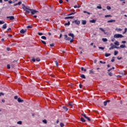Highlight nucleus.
<instances>
[{
    "label": "nucleus",
    "mask_w": 127,
    "mask_h": 127,
    "mask_svg": "<svg viewBox=\"0 0 127 127\" xmlns=\"http://www.w3.org/2000/svg\"><path fill=\"white\" fill-rule=\"evenodd\" d=\"M114 37V38H123L124 36L121 34H115Z\"/></svg>",
    "instance_id": "f257e3e1"
},
{
    "label": "nucleus",
    "mask_w": 127,
    "mask_h": 127,
    "mask_svg": "<svg viewBox=\"0 0 127 127\" xmlns=\"http://www.w3.org/2000/svg\"><path fill=\"white\" fill-rule=\"evenodd\" d=\"M29 10L31 11V14H35L37 12H38V10H36L35 9H29Z\"/></svg>",
    "instance_id": "f03ea898"
},
{
    "label": "nucleus",
    "mask_w": 127,
    "mask_h": 127,
    "mask_svg": "<svg viewBox=\"0 0 127 127\" xmlns=\"http://www.w3.org/2000/svg\"><path fill=\"white\" fill-rule=\"evenodd\" d=\"M110 46L111 47L109 48V50H112V49H115V48H118V47L115 46V45H114L113 43L110 44Z\"/></svg>",
    "instance_id": "7ed1b4c3"
},
{
    "label": "nucleus",
    "mask_w": 127,
    "mask_h": 127,
    "mask_svg": "<svg viewBox=\"0 0 127 127\" xmlns=\"http://www.w3.org/2000/svg\"><path fill=\"white\" fill-rule=\"evenodd\" d=\"M81 116H82L83 117H84V118H85V119H86V120H88L89 122H90V121H91V119H90V118H89L88 117H87V115H86V114H81Z\"/></svg>",
    "instance_id": "20e7f679"
},
{
    "label": "nucleus",
    "mask_w": 127,
    "mask_h": 127,
    "mask_svg": "<svg viewBox=\"0 0 127 127\" xmlns=\"http://www.w3.org/2000/svg\"><path fill=\"white\" fill-rule=\"evenodd\" d=\"M32 61H33V62H35V61H37V62H39V61H40V59H39V58H38L36 59V60H35V58H33L32 59Z\"/></svg>",
    "instance_id": "39448f33"
},
{
    "label": "nucleus",
    "mask_w": 127,
    "mask_h": 127,
    "mask_svg": "<svg viewBox=\"0 0 127 127\" xmlns=\"http://www.w3.org/2000/svg\"><path fill=\"white\" fill-rule=\"evenodd\" d=\"M75 23V24H77V25H79V24H80V21L78 20H75L74 21H72V23Z\"/></svg>",
    "instance_id": "423d86ee"
},
{
    "label": "nucleus",
    "mask_w": 127,
    "mask_h": 127,
    "mask_svg": "<svg viewBox=\"0 0 127 127\" xmlns=\"http://www.w3.org/2000/svg\"><path fill=\"white\" fill-rule=\"evenodd\" d=\"M110 102H111V100H107L104 101L103 103L104 106H105V107H106V106H107V104H108V103H110Z\"/></svg>",
    "instance_id": "0eeeda50"
},
{
    "label": "nucleus",
    "mask_w": 127,
    "mask_h": 127,
    "mask_svg": "<svg viewBox=\"0 0 127 127\" xmlns=\"http://www.w3.org/2000/svg\"><path fill=\"white\" fill-rule=\"evenodd\" d=\"M27 31V30L26 29H22L20 31V32L21 33H22V34H24L25 33V32H26Z\"/></svg>",
    "instance_id": "6e6552de"
},
{
    "label": "nucleus",
    "mask_w": 127,
    "mask_h": 127,
    "mask_svg": "<svg viewBox=\"0 0 127 127\" xmlns=\"http://www.w3.org/2000/svg\"><path fill=\"white\" fill-rule=\"evenodd\" d=\"M6 18H9L10 20H14V16H7Z\"/></svg>",
    "instance_id": "1a4fd4ad"
},
{
    "label": "nucleus",
    "mask_w": 127,
    "mask_h": 127,
    "mask_svg": "<svg viewBox=\"0 0 127 127\" xmlns=\"http://www.w3.org/2000/svg\"><path fill=\"white\" fill-rule=\"evenodd\" d=\"M22 8L23 10H25V9H29L27 7L25 6V5L24 4H22Z\"/></svg>",
    "instance_id": "9d476101"
},
{
    "label": "nucleus",
    "mask_w": 127,
    "mask_h": 127,
    "mask_svg": "<svg viewBox=\"0 0 127 127\" xmlns=\"http://www.w3.org/2000/svg\"><path fill=\"white\" fill-rule=\"evenodd\" d=\"M22 3V2L21 1H19L18 3H17L16 4H14L13 5V6H16V5H20Z\"/></svg>",
    "instance_id": "9b49d317"
},
{
    "label": "nucleus",
    "mask_w": 127,
    "mask_h": 127,
    "mask_svg": "<svg viewBox=\"0 0 127 127\" xmlns=\"http://www.w3.org/2000/svg\"><path fill=\"white\" fill-rule=\"evenodd\" d=\"M69 18H70V19H73V18H74V16H67V17H65L64 18V19H69Z\"/></svg>",
    "instance_id": "f8f14e48"
},
{
    "label": "nucleus",
    "mask_w": 127,
    "mask_h": 127,
    "mask_svg": "<svg viewBox=\"0 0 127 127\" xmlns=\"http://www.w3.org/2000/svg\"><path fill=\"white\" fill-rule=\"evenodd\" d=\"M17 101H18V103H23V102H24L23 100H21V99H20V98H18L17 99Z\"/></svg>",
    "instance_id": "ddd939ff"
},
{
    "label": "nucleus",
    "mask_w": 127,
    "mask_h": 127,
    "mask_svg": "<svg viewBox=\"0 0 127 127\" xmlns=\"http://www.w3.org/2000/svg\"><path fill=\"white\" fill-rule=\"evenodd\" d=\"M86 23H87V21L84 20H82V24H83V25H85Z\"/></svg>",
    "instance_id": "4468645a"
},
{
    "label": "nucleus",
    "mask_w": 127,
    "mask_h": 127,
    "mask_svg": "<svg viewBox=\"0 0 127 127\" xmlns=\"http://www.w3.org/2000/svg\"><path fill=\"white\" fill-rule=\"evenodd\" d=\"M2 28L3 29H6V23H5V24H4L2 25Z\"/></svg>",
    "instance_id": "2eb2a0df"
},
{
    "label": "nucleus",
    "mask_w": 127,
    "mask_h": 127,
    "mask_svg": "<svg viewBox=\"0 0 127 127\" xmlns=\"http://www.w3.org/2000/svg\"><path fill=\"white\" fill-rule=\"evenodd\" d=\"M108 23H110V22H116V20H110L107 21Z\"/></svg>",
    "instance_id": "dca6fc26"
},
{
    "label": "nucleus",
    "mask_w": 127,
    "mask_h": 127,
    "mask_svg": "<svg viewBox=\"0 0 127 127\" xmlns=\"http://www.w3.org/2000/svg\"><path fill=\"white\" fill-rule=\"evenodd\" d=\"M114 44H115V45H117V46H119V45H120V43L118 41H116L114 43Z\"/></svg>",
    "instance_id": "f3484780"
},
{
    "label": "nucleus",
    "mask_w": 127,
    "mask_h": 127,
    "mask_svg": "<svg viewBox=\"0 0 127 127\" xmlns=\"http://www.w3.org/2000/svg\"><path fill=\"white\" fill-rule=\"evenodd\" d=\"M68 35H69V36H71V37H72V38H73V39H74V37H75L73 34L69 33V34H68Z\"/></svg>",
    "instance_id": "a211bd4d"
},
{
    "label": "nucleus",
    "mask_w": 127,
    "mask_h": 127,
    "mask_svg": "<svg viewBox=\"0 0 127 127\" xmlns=\"http://www.w3.org/2000/svg\"><path fill=\"white\" fill-rule=\"evenodd\" d=\"M91 23H96V20L93 19L89 21Z\"/></svg>",
    "instance_id": "6ab92c4d"
},
{
    "label": "nucleus",
    "mask_w": 127,
    "mask_h": 127,
    "mask_svg": "<svg viewBox=\"0 0 127 127\" xmlns=\"http://www.w3.org/2000/svg\"><path fill=\"white\" fill-rule=\"evenodd\" d=\"M80 121L81 122H82V123H85L86 122V120H85L83 117L80 118Z\"/></svg>",
    "instance_id": "aec40b11"
},
{
    "label": "nucleus",
    "mask_w": 127,
    "mask_h": 127,
    "mask_svg": "<svg viewBox=\"0 0 127 127\" xmlns=\"http://www.w3.org/2000/svg\"><path fill=\"white\" fill-rule=\"evenodd\" d=\"M109 56H111V54L106 53L105 54V57H109Z\"/></svg>",
    "instance_id": "412c9836"
},
{
    "label": "nucleus",
    "mask_w": 127,
    "mask_h": 127,
    "mask_svg": "<svg viewBox=\"0 0 127 127\" xmlns=\"http://www.w3.org/2000/svg\"><path fill=\"white\" fill-rule=\"evenodd\" d=\"M25 11L26 12V13H30V10L26 9Z\"/></svg>",
    "instance_id": "4be33fe9"
},
{
    "label": "nucleus",
    "mask_w": 127,
    "mask_h": 127,
    "mask_svg": "<svg viewBox=\"0 0 127 127\" xmlns=\"http://www.w3.org/2000/svg\"><path fill=\"white\" fill-rule=\"evenodd\" d=\"M81 71H84V72H86L87 71V69L86 68H84L83 67H81Z\"/></svg>",
    "instance_id": "5701e85b"
},
{
    "label": "nucleus",
    "mask_w": 127,
    "mask_h": 127,
    "mask_svg": "<svg viewBox=\"0 0 127 127\" xmlns=\"http://www.w3.org/2000/svg\"><path fill=\"white\" fill-rule=\"evenodd\" d=\"M115 30L116 31H122V30H123L122 29H121V28H117L116 29H115Z\"/></svg>",
    "instance_id": "b1692460"
},
{
    "label": "nucleus",
    "mask_w": 127,
    "mask_h": 127,
    "mask_svg": "<svg viewBox=\"0 0 127 127\" xmlns=\"http://www.w3.org/2000/svg\"><path fill=\"white\" fill-rule=\"evenodd\" d=\"M121 75H123V76H124L125 75H127V72L123 71V72H121Z\"/></svg>",
    "instance_id": "393cba45"
},
{
    "label": "nucleus",
    "mask_w": 127,
    "mask_h": 127,
    "mask_svg": "<svg viewBox=\"0 0 127 127\" xmlns=\"http://www.w3.org/2000/svg\"><path fill=\"white\" fill-rule=\"evenodd\" d=\"M99 29H100V30H101V31H102V32H104V33H105V30H104V29L102 28L101 27H100V28H99Z\"/></svg>",
    "instance_id": "a878e982"
},
{
    "label": "nucleus",
    "mask_w": 127,
    "mask_h": 127,
    "mask_svg": "<svg viewBox=\"0 0 127 127\" xmlns=\"http://www.w3.org/2000/svg\"><path fill=\"white\" fill-rule=\"evenodd\" d=\"M80 77H81V78H83V79H85V78H86V76H85L84 74H81L80 75Z\"/></svg>",
    "instance_id": "bb28decb"
},
{
    "label": "nucleus",
    "mask_w": 127,
    "mask_h": 127,
    "mask_svg": "<svg viewBox=\"0 0 127 127\" xmlns=\"http://www.w3.org/2000/svg\"><path fill=\"white\" fill-rule=\"evenodd\" d=\"M102 41L103 42H106V41H108V39L107 38H103Z\"/></svg>",
    "instance_id": "cd10ccee"
},
{
    "label": "nucleus",
    "mask_w": 127,
    "mask_h": 127,
    "mask_svg": "<svg viewBox=\"0 0 127 127\" xmlns=\"http://www.w3.org/2000/svg\"><path fill=\"white\" fill-rule=\"evenodd\" d=\"M68 106H70V107H73V102L68 103Z\"/></svg>",
    "instance_id": "c85d7f7f"
},
{
    "label": "nucleus",
    "mask_w": 127,
    "mask_h": 127,
    "mask_svg": "<svg viewBox=\"0 0 127 127\" xmlns=\"http://www.w3.org/2000/svg\"><path fill=\"white\" fill-rule=\"evenodd\" d=\"M126 47V45H121L120 46V48H125Z\"/></svg>",
    "instance_id": "c756f323"
},
{
    "label": "nucleus",
    "mask_w": 127,
    "mask_h": 127,
    "mask_svg": "<svg viewBox=\"0 0 127 127\" xmlns=\"http://www.w3.org/2000/svg\"><path fill=\"white\" fill-rule=\"evenodd\" d=\"M63 108L64 109V110H65V111H68V108H67L66 107L64 106Z\"/></svg>",
    "instance_id": "7c9ffc66"
},
{
    "label": "nucleus",
    "mask_w": 127,
    "mask_h": 127,
    "mask_svg": "<svg viewBox=\"0 0 127 127\" xmlns=\"http://www.w3.org/2000/svg\"><path fill=\"white\" fill-rule=\"evenodd\" d=\"M41 38L42 39H44V40H46V37L45 36H42Z\"/></svg>",
    "instance_id": "2f4dec72"
},
{
    "label": "nucleus",
    "mask_w": 127,
    "mask_h": 127,
    "mask_svg": "<svg viewBox=\"0 0 127 127\" xmlns=\"http://www.w3.org/2000/svg\"><path fill=\"white\" fill-rule=\"evenodd\" d=\"M94 71H93V69H91L89 70V74H94Z\"/></svg>",
    "instance_id": "473e14b6"
},
{
    "label": "nucleus",
    "mask_w": 127,
    "mask_h": 127,
    "mask_svg": "<svg viewBox=\"0 0 127 127\" xmlns=\"http://www.w3.org/2000/svg\"><path fill=\"white\" fill-rule=\"evenodd\" d=\"M119 54V52L118 51H115L114 52V55L116 56V55H118V54Z\"/></svg>",
    "instance_id": "72a5a7b5"
},
{
    "label": "nucleus",
    "mask_w": 127,
    "mask_h": 127,
    "mask_svg": "<svg viewBox=\"0 0 127 127\" xmlns=\"http://www.w3.org/2000/svg\"><path fill=\"white\" fill-rule=\"evenodd\" d=\"M75 13H76V12H71V13H69L68 14H67V15H73V14H75Z\"/></svg>",
    "instance_id": "f704fd0d"
},
{
    "label": "nucleus",
    "mask_w": 127,
    "mask_h": 127,
    "mask_svg": "<svg viewBox=\"0 0 127 127\" xmlns=\"http://www.w3.org/2000/svg\"><path fill=\"white\" fill-rule=\"evenodd\" d=\"M64 25H70V21H68L67 22V23H65L64 24Z\"/></svg>",
    "instance_id": "c9c22d12"
},
{
    "label": "nucleus",
    "mask_w": 127,
    "mask_h": 127,
    "mask_svg": "<svg viewBox=\"0 0 127 127\" xmlns=\"http://www.w3.org/2000/svg\"><path fill=\"white\" fill-rule=\"evenodd\" d=\"M64 124H63V123H60V127H64Z\"/></svg>",
    "instance_id": "e433bc0d"
},
{
    "label": "nucleus",
    "mask_w": 127,
    "mask_h": 127,
    "mask_svg": "<svg viewBox=\"0 0 127 127\" xmlns=\"http://www.w3.org/2000/svg\"><path fill=\"white\" fill-rule=\"evenodd\" d=\"M105 17H112V15H105Z\"/></svg>",
    "instance_id": "4c0bfd02"
},
{
    "label": "nucleus",
    "mask_w": 127,
    "mask_h": 127,
    "mask_svg": "<svg viewBox=\"0 0 127 127\" xmlns=\"http://www.w3.org/2000/svg\"><path fill=\"white\" fill-rule=\"evenodd\" d=\"M17 124L18 125H22V122H21V121H19V122H18L17 123Z\"/></svg>",
    "instance_id": "58836bf2"
},
{
    "label": "nucleus",
    "mask_w": 127,
    "mask_h": 127,
    "mask_svg": "<svg viewBox=\"0 0 127 127\" xmlns=\"http://www.w3.org/2000/svg\"><path fill=\"white\" fill-rule=\"evenodd\" d=\"M65 40H67V41H70L71 40V38L70 37H68L66 38Z\"/></svg>",
    "instance_id": "ea45409f"
},
{
    "label": "nucleus",
    "mask_w": 127,
    "mask_h": 127,
    "mask_svg": "<svg viewBox=\"0 0 127 127\" xmlns=\"http://www.w3.org/2000/svg\"><path fill=\"white\" fill-rule=\"evenodd\" d=\"M43 123H44V124H47V121L45 119L43 120Z\"/></svg>",
    "instance_id": "a19ab883"
},
{
    "label": "nucleus",
    "mask_w": 127,
    "mask_h": 127,
    "mask_svg": "<svg viewBox=\"0 0 127 127\" xmlns=\"http://www.w3.org/2000/svg\"><path fill=\"white\" fill-rule=\"evenodd\" d=\"M111 62H115V57H113L112 58V59L111 60Z\"/></svg>",
    "instance_id": "79ce46f5"
},
{
    "label": "nucleus",
    "mask_w": 127,
    "mask_h": 127,
    "mask_svg": "<svg viewBox=\"0 0 127 127\" xmlns=\"http://www.w3.org/2000/svg\"><path fill=\"white\" fill-rule=\"evenodd\" d=\"M99 49H101L102 50H104V49H105V48L103 47H99Z\"/></svg>",
    "instance_id": "37998d69"
},
{
    "label": "nucleus",
    "mask_w": 127,
    "mask_h": 127,
    "mask_svg": "<svg viewBox=\"0 0 127 127\" xmlns=\"http://www.w3.org/2000/svg\"><path fill=\"white\" fill-rule=\"evenodd\" d=\"M54 45H55L54 43L50 44V46L51 47H54Z\"/></svg>",
    "instance_id": "c03bdc74"
},
{
    "label": "nucleus",
    "mask_w": 127,
    "mask_h": 127,
    "mask_svg": "<svg viewBox=\"0 0 127 127\" xmlns=\"http://www.w3.org/2000/svg\"><path fill=\"white\" fill-rule=\"evenodd\" d=\"M4 23V21H0V24H3Z\"/></svg>",
    "instance_id": "a18cd8bd"
},
{
    "label": "nucleus",
    "mask_w": 127,
    "mask_h": 127,
    "mask_svg": "<svg viewBox=\"0 0 127 127\" xmlns=\"http://www.w3.org/2000/svg\"><path fill=\"white\" fill-rule=\"evenodd\" d=\"M64 36L65 37L64 39H65V40H66L67 39V38H68V36L67 35H64Z\"/></svg>",
    "instance_id": "49530a36"
},
{
    "label": "nucleus",
    "mask_w": 127,
    "mask_h": 127,
    "mask_svg": "<svg viewBox=\"0 0 127 127\" xmlns=\"http://www.w3.org/2000/svg\"><path fill=\"white\" fill-rule=\"evenodd\" d=\"M100 63H101V64H106V62H103L102 61H100Z\"/></svg>",
    "instance_id": "de8ad7c7"
},
{
    "label": "nucleus",
    "mask_w": 127,
    "mask_h": 127,
    "mask_svg": "<svg viewBox=\"0 0 127 127\" xmlns=\"http://www.w3.org/2000/svg\"><path fill=\"white\" fill-rule=\"evenodd\" d=\"M97 8L101 9L102 8V6H101V5H100L99 6H97Z\"/></svg>",
    "instance_id": "09e8293b"
},
{
    "label": "nucleus",
    "mask_w": 127,
    "mask_h": 127,
    "mask_svg": "<svg viewBox=\"0 0 127 127\" xmlns=\"http://www.w3.org/2000/svg\"><path fill=\"white\" fill-rule=\"evenodd\" d=\"M109 76H113V73L111 72H108Z\"/></svg>",
    "instance_id": "8fccbe9b"
},
{
    "label": "nucleus",
    "mask_w": 127,
    "mask_h": 127,
    "mask_svg": "<svg viewBox=\"0 0 127 127\" xmlns=\"http://www.w3.org/2000/svg\"><path fill=\"white\" fill-rule=\"evenodd\" d=\"M7 69H10V65L9 64H7Z\"/></svg>",
    "instance_id": "3c124183"
},
{
    "label": "nucleus",
    "mask_w": 127,
    "mask_h": 127,
    "mask_svg": "<svg viewBox=\"0 0 127 127\" xmlns=\"http://www.w3.org/2000/svg\"><path fill=\"white\" fill-rule=\"evenodd\" d=\"M38 35H40V36L43 35V33H40V32H38Z\"/></svg>",
    "instance_id": "603ef678"
},
{
    "label": "nucleus",
    "mask_w": 127,
    "mask_h": 127,
    "mask_svg": "<svg viewBox=\"0 0 127 127\" xmlns=\"http://www.w3.org/2000/svg\"><path fill=\"white\" fill-rule=\"evenodd\" d=\"M27 28H32V26L29 25L27 26Z\"/></svg>",
    "instance_id": "864d4df0"
},
{
    "label": "nucleus",
    "mask_w": 127,
    "mask_h": 127,
    "mask_svg": "<svg viewBox=\"0 0 127 127\" xmlns=\"http://www.w3.org/2000/svg\"><path fill=\"white\" fill-rule=\"evenodd\" d=\"M41 42H42V43L43 44H45V45H46V42H45V41H41Z\"/></svg>",
    "instance_id": "5fc2aeb1"
},
{
    "label": "nucleus",
    "mask_w": 127,
    "mask_h": 127,
    "mask_svg": "<svg viewBox=\"0 0 127 127\" xmlns=\"http://www.w3.org/2000/svg\"><path fill=\"white\" fill-rule=\"evenodd\" d=\"M18 97H17V96H15L14 97V99H15V100H17V99H18Z\"/></svg>",
    "instance_id": "6e6d98bb"
},
{
    "label": "nucleus",
    "mask_w": 127,
    "mask_h": 127,
    "mask_svg": "<svg viewBox=\"0 0 127 127\" xmlns=\"http://www.w3.org/2000/svg\"><path fill=\"white\" fill-rule=\"evenodd\" d=\"M70 43H72V42H73L74 41V39L72 38V39H70V40L69 41Z\"/></svg>",
    "instance_id": "4d7b16f0"
},
{
    "label": "nucleus",
    "mask_w": 127,
    "mask_h": 127,
    "mask_svg": "<svg viewBox=\"0 0 127 127\" xmlns=\"http://www.w3.org/2000/svg\"><path fill=\"white\" fill-rule=\"evenodd\" d=\"M117 59L118 60H121V59H123V58L122 57H118V58H117Z\"/></svg>",
    "instance_id": "13d9d810"
},
{
    "label": "nucleus",
    "mask_w": 127,
    "mask_h": 127,
    "mask_svg": "<svg viewBox=\"0 0 127 127\" xmlns=\"http://www.w3.org/2000/svg\"><path fill=\"white\" fill-rule=\"evenodd\" d=\"M107 9H111V6H107Z\"/></svg>",
    "instance_id": "bf43d9fd"
},
{
    "label": "nucleus",
    "mask_w": 127,
    "mask_h": 127,
    "mask_svg": "<svg viewBox=\"0 0 127 127\" xmlns=\"http://www.w3.org/2000/svg\"><path fill=\"white\" fill-rule=\"evenodd\" d=\"M55 63H56V65L57 66H59L58 62L55 61Z\"/></svg>",
    "instance_id": "052dcab7"
},
{
    "label": "nucleus",
    "mask_w": 127,
    "mask_h": 127,
    "mask_svg": "<svg viewBox=\"0 0 127 127\" xmlns=\"http://www.w3.org/2000/svg\"><path fill=\"white\" fill-rule=\"evenodd\" d=\"M8 3L11 4L12 3V1H11V0H10L8 1Z\"/></svg>",
    "instance_id": "680f3d73"
},
{
    "label": "nucleus",
    "mask_w": 127,
    "mask_h": 127,
    "mask_svg": "<svg viewBox=\"0 0 127 127\" xmlns=\"http://www.w3.org/2000/svg\"><path fill=\"white\" fill-rule=\"evenodd\" d=\"M59 2H60V3H63V0H59Z\"/></svg>",
    "instance_id": "e2e57ef3"
},
{
    "label": "nucleus",
    "mask_w": 127,
    "mask_h": 127,
    "mask_svg": "<svg viewBox=\"0 0 127 127\" xmlns=\"http://www.w3.org/2000/svg\"><path fill=\"white\" fill-rule=\"evenodd\" d=\"M79 86V88H80V89H82V87H83V86L82 85V84H80Z\"/></svg>",
    "instance_id": "0e129e2a"
},
{
    "label": "nucleus",
    "mask_w": 127,
    "mask_h": 127,
    "mask_svg": "<svg viewBox=\"0 0 127 127\" xmlns=\"http://www.w3.org/2000/svg\"><path fill=\"white\" fill-rule=\"evenodd\" d=\"M74 8H78V6L77 5H75L74 6Z\"/></svg>",
    "instance_id": "69168bd1"
},
{
    "label": "nucleus",
    "mask_w": 127,
    "mask_h": 127,
    "mask_svg": "<svg viewBox=\"0 0 127 127\" xmlns=\"http://www.w3.org/2000/svg\"><path fill=\"white\" fill-rule=\"evenodd\" d=\"M9 30H11V28H9L7 29V31H9Z\"/></svg>",
    "instance_id": "338daca9"
},
{
    "label": "nucleus",
    "mask_w": 127,
    "mask_h": 127,
    "mask_svg": "<svg viewBox=\"0 0 127 127\" xmlns=\"http://www.w3.org/2000/svg\"><path fill=\"white\" fill-rule=\"evenodd\" d=\"M122 42L123 44L127 43V42L126 41H123Z\"/></svg>",
    "instance_id": "774afa93"
}]
</instances>
